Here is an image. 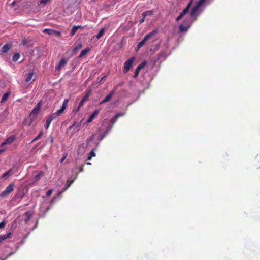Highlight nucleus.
<instances>
[{
    "label": "nucleus",
    "mask_w": 260,
    "mask_h": 260,
    "mask_svg": "<svg viewBox=\"0 0 260 260\" xmlns=\"http://www.w3.org/2000/svg\"><path fill=\"white\" fill-rule=\"evenodd\" d=\"M105 31V28H102L99 32L98 34L96 35V38L98 40L100 39L103 35Z\"/></svg>",
    "instance_id": "24"
},
{
    "label": "nucleus",
    "mask_w": 260,
    "mask_h": 260,
    "mask_svg": "<svg viewBox=\"0 0 260 260\" xmlns=\"http://www.w3.org/2000/svg\"><path fill=\"white\" fill-rule=\"evenodd\" d=\"M48 1L49 0H41L40 4L46 5L48 2Z\"/></svg>",
    "instance_id": "42"
},
{
    "label": "nucleus",
    "mask_w": 260,
    "mask_h": 260,
    "mask_svg": "<svg viewBox=\"0 0 260 260\" xmlns=\"http://www.w3.org/2000/svg\"><path fill=\"white\" fill-rule=\"evenodd\" d=\"M124 115V113H117L114 117H113L111 119V123L112 124V126L114 124V123L116 122L117 121V119L119 117H121V116H122Z\"/></svg>",
    "instance_id": "15"
},
{
    "label": "nucleus",
    "mask_w": 260,
    "mask_h": 260,
    "mask_svg": "<svg viewBox=\"0 0 260 260\" xmlns=\"http://www.w3.org/2000/svg\"><path fill=\"white\" fill-rule=\"evenodd\" d=\"M42 134H43V132L42 131H41L40 132V133L39 134V135L36 136L32 141V142H35L37 140H38V139H39L42 136Z\"/></svg>",
    "instance_id": "33"
},
{
    "label": "nucleus",
    "mask_w": 260,
    "mask_h": 260,
    "mask_svg": "<svg viewBox=\"0 0 260 260\" xmlns=\"http://www.w3.org/2000/svg\"><path fill=\"white\" fill-rule=\"evenodd\" d=\"M14 4H15V2H14L12 3V5H14Z\"/></svg>",
    "instance_id": "51"
},
{
    "label": "nucleus",
    "mask_w": 260,
    "mask_h": 260,
    "mask_svg": "<svg viewBox=\"0 0 260 260\" xmlns=\"http://www.w3.org/2000/svg\"><path fill=\"white\" fill-rule=\"evenodd\" d=\"M115 90H113L111 91L110 92V93L109 94H108L104 98V99L100 102V104H104L105 103L108 102L111 99L112 96L115 94Z\"/></svg>",
    "instance_id": "8"
},
{
    "label": "nucleus",
    "mask_w": 260,
    "mask_h": 260,
    "mask_svg": "<svg viewBox=\"0 0 260 260\" xmlns=\"http://www.w3.org/2000/svg\"><path fill=\"white\" fill-rule=\"evenodd\" d=\"M154 13V11L153 10H148V11H146L143 13H142V16L143 17H146L147 16H148V15H152Z\"/></svg>",
    "instance_id": "21"
},
{
    "label": "nucleus",
    "mask_w": 260,
    "mask_h": 260,
    "mask_svg": "<svg viewBox=\"0 0 260 260\" xmlns=\"http://www.w3.org/2000/svg\"><path fill=\"white\" fill-rule=\"evenodd\" d=\"M12 233L13 230L12 229H10L7 234L0 235V239L2 241H3L6 240L8 238H9Z\"/></svg>",
    "instance_id": "13"
},
{
    "label": "nucleus",
    "mask_w": 260,
    "mask_h": 260,
    "mask_svg": "<svg viewBox=\"0 0 260 260\" xmlns=\"http://www.w3.org/2000/svg\"><path fill=\"white\" fill-rule=\"evenodd\" d=\"M20 57V54L18 53H16L14 54L12 57V60L13 61H17Z\"/></svg>",
    "instance_id": "30"
},
{
    "label": "nucleus",
    "mask_w": 260,
    "mask_h": 260,
    "mask_svg": "<svg viewBox=\"0 0 260 260\" xmlns=\"http://www.w3.org/2000/svg\"><path fill=\"white\" fill-rule=\"evenodd\" d=\"M146 64V61H144L141 64H140L137 67L141 70L144 66Z\"/></svg>",
    "instance_id": "35"
},
{
    "label": "nucleus",
    "mask_w": 260,
    "mask_h": 260,
    "mask_svg": "<svg viewBox=\"0 0 260 260\" xmlns=\"http://www.w3.org/2000/svg\"><path fill=\"white\" fill-rule=\"evenodd\" d=\"M18 171V168L16 166H13L12 168L9 169L8 171L5 172L3 174L2 176V178H4L7 177L8 175H11L13 174L14 173H16Z\"/></svg>",
    "instance_id": "6"
},
{
    "label": "nucleus",
    "mask_w": 260,
    "mask_h": 260,
    "mask_svg": "<svg viewBox=\"0 0 260 260\" xmlns=\"http://www.w3.org/2000/svg\"><path fill=\"white\" fill-rule=\"evenodd\" d=\"M9 95H10V93L9 92L5 93L3 95V97H2V99H1V103L5 102L8 99V96H9Z\"/></svg>",
    "instance_id": "28"
},
{
    "label": "nucleus",
    "mask_w": 260,
    "mask_h": 260,
    "mask_svg": "<svg viewBox=\"0 0 260 260\" xmlns=\"http://www.w3.org/2000/svg\"><path fill=\"white\" fill-rule=\"evenodd\" d=\"M43 175L44 173L43 172H40L39 174H37L34 177V182L38 181Z\"/></svg>",
    "instance_id": "27"
},
{
    "label": "nucleus",
    "mask_w": 260,
    "mask_h": 260,
    "mask_svg": "<svg viewBox=\"0 0 260 260\" xmlns=\"http://www.w3.org/2000/svg\"><path fill=\"white\" fill-rule=\"evenodd\" d=\"M74 180H68L67 182V184L64 188L63 189V191H65L73 183Z\"/></svg>",
    "instance_id": "26"
},
{
    "label": "nucleus",
    "mask_w": 260,
    "mask_h": 260,
    "mask_svg": "<svg viewBox=\"0 0 260 260\" xmlns=\"http://www.w3.org/2000/svg\"><path fill=\"white\" fill-rule=\"evenodd\" d=\"M90 92H91L90 90H89L88 92H87V93L85 94V95L81 99V101L80 102V103L79 104L77 111L79 110L80 109V108L83 105L84 103L85 102H86V101H87L89 96H90Z\"/></svg>",
    "instance_id": "7"
},
{
    "label": "nucleus",
    "mask_w": 260,
    "mask_h": 260,
    "mask_svg": "<svg viewBox=\"0 0 260 260\" xmlns=\"http://www.w3.org/2000/svg\"><path fill=\"white\" fill-rule=\"evenodd\" d=\"M2 241H1V240L0 239V244L2 243Z\"/></svg>",
    "instance_id": "53"
},
{
    "label": "nucleus",
    "mask_w": 260,
    "mask_h": 260,
    "mask_svg": "<svg viewBox=\"0 0 260 260\" xmlns=\"http://www.w3.org/2000/svg\"><path fill=\"white\" fill-rule=\"evenodd\" d=\"M3 151V150H0V153H1Z\"/></svg>",
    "instance_id": "49"
},
{
    "label": "nucleus",
    "mask_w": 260,
    "mask_h": 260,
    "mask_svg": "<svg viewBox=\"0 0 260 260\" xmlns=\"http://www.w3.org/2000/svg\"><path fill=\"white\" fill-rule=\"evenodd\" d=\"M197 14H195L194 16H191V13L190 14V16L185 18V20H184V24H186L188 23V20H189V18L191 20H193V21H195L197 19Z\"/></svg>",
    "instance_id": "18"
},
{
    "label": "nucleus",
    "mask_w": 260,
    "mask_h": 260,
    "mask_svg": "<svg viewBox=\"0 0 260 260\" xmlns=\"http://www.w3.org/2000/svg\"><path fill=\"white\" fill-rule=\"evenodd\" d=\"M92 137L93 136H91V137L90 138V139H87L86 140V142L88 143V142H89L92 139Z\"/></svg>",
    "instance_id": "47"
},
{
    "label": "nucleus",
    "mask_w": 260,
    "mask_h": 260,
    "mask_svg": "<svg viewBox=\"0 0 260 260\" xmlns=\"http://www.w3.org/2000/svg\"><path fill=\"white\" fill-rule=\"evenodd\" d=\"M191 1L190 2L188 5H187V6L186 7V8L182 11V12H181V13L184 16L189 11V9L190 7V6H191Z\"/></svg>",
    "instance_id": "22"
},
{
    "label": "nucleus",
    "mask_w": 260,
    "mask_h": 260,
    "mask_svg": "<svg viewBox=\"0 0 260 260\" xmlns=\"http://www.w3.org/2000/svg\"><path fill=\"white\" fill-rule=\"evenodd\" d=\"M60 115L61 114L60 113H58V111H57L56 112L50 114L47 118L50 119L51 121H52Z\"/></svg>",
    "instance_id": "19"
},
{
    "label": "nucleus",
    "mask_w": 260,
    "mask_h": 260,
    "mask_svg": "<svg viewBox=\"0 0 260 260\" xmlns=\"http://www.w3.org/2000/svg\"><path fill=\"white\" fill-rule=\"evenodd\" d=\"M135 60V58L134 57H132L131 58H130L129 59H128V60H127L125 63H124V71L125 72H127L129 70L130 68H131L132 64H133V63L134 62Z\"/></svg>",
    "instance_id": "5"
},
{
    "label": "nucleus",
    "mask_w": 260,
    "mask_h": 260,
    "mask_svg": "<svg viewBox=\"0 0 260 260\" xmlns=\"http://www.w3.org/2000/svg\"><path fill=\"white\" fill-rule=\"evenodd\" d=\"M87 165H91L90 162H87Z\"/></svg>",
    "instance_id": "50"
},
{
    "label": "nucleus",
    "mask_w": 260,
    "mask_h": 260,
    "mask_svg": "<svg viewBox=\"0 0 260 260\" xmlns=\"http://www.w3.org/2000/svg\"><path fill=\"white\" fill-rule=\"evenodd\" d=\"M83 171V165L80 166L79 167V172H81Z\"/></svg>",
    "instance_id": "44"
},
{
    "label": "nucleus",
    "mask_w": 260,
    "mask_h": 260,
    "mask_svg": "<svg viewBox=\"0 0 260 260\" xmlns=\"http://www.w3.org/2000/svg\"><path fill=\"white\" fill-rule=\"evenodd\" d=\"M78 27H81V25H76V26H74L71 30V36H73V35H75V34L76 32V31H77L78 29Z\"/></svg>",
    "instance_id": "23"
},
{
    "label": "nucleus",
    "mask_w": 260,
    "mask_h": 260,
    "mask_svg": "<svg viewBox=\"0 0 260 260\" xmlns=\"http://www.w3.org/2000/svg\"><path fill=\"white\" fill-rule=\"evenodd\" d=\"M145 17H142V18L140 20V23L141 24L142 23H143L145 21Z\"/></svg>",
    "instance_id": "45"
},
{
    "label": "nucleus",
    "mask_w": 260,
    "mask_h": 260,
    "mask_svg": "<svg viewBox=\"0 0 260 260\" xmlns=\"http://www.w3.org/2000/svg\"><path fill=\"white\" fill-rule=\"evenodd\" d=\"M75 123H74L73 124L72 126H71L69 128L71 129L73 127V126H75Z\"/></svg>",
    "instance_id": "48"
},
{
    "label": "nucleus",
    "mask_w": 260,
    "mask_h": 260,
    "mask_svg": "<svg viewBox=\"0 0 260 260\" xmlns=\"http://www.w3.org/2000/svg\"><path fill=\"white\" fill-rule=\"evenodd\" d=\"M184 16V15L181 13L179 16L176 18V20L177 21L180 20Z\"/></svg>",
    "instance_id": "40"
},
{
    "label": "nucleus",
    "mask_w": 260,
    "mask_h": 260,
    "mask_svg": "<svg viewBox=\"0 0 260 260\" xmlns=\"http://www.w3.org/2000/svg\"><path fill=\"white\" fill-rule=\"evenodd\" d=\"M193 22V20H191L189 18L188 20V23L185 24H180L179 26V32H186L188 30V29L190 27L191 24Z\"/></svg>",
    "instance_id": "3"
},
{
    "label": "nucleus",
    "mask_w": 260,
    "mask_h": 260,
    "mask_svg": "<svg viewBox=\"0 0 260 260\" xmlns=\"http://www.w3.org/2000/svg\"><path fill=\"white\" fill-rule=\"evenodd\" d=\"M14 254V252H10L9 254H8L6 257L3 259L2 260H6L7 259H8L10 256H11L12 255Z\"/></svg>",
    "instance_id": "41"
},
{
    "label": "nucleus",
    "mask_w": 260,
    "mask_h": 260,
    "mask_svg": "<svg viewBox=\"0 0 260 260\" xmlns=\"http://www.w3.org/2000/svg\"><path fill=\"white\" fill-rule=\"evenodd\" d=\"M15 140V136H11L7 138L4 142H3L1 145L3 146L4 145L6 144H11L14 140Z\"/></svg>",
    "instance_id": "9"
},
{
    "label": "nucleus",
    "mask_w": 260,
    "mask_h": 260,
    "mask_svg": "<svg viewBox=\"0 0 260 260\" xmlns=\"http://www.w3.org/2000/svg\"><path fill=\"white\" fill-rule=\"evenodd\" d=\"M43 32L44 33H45V34H47L48 35H52L54 34H57V35H60V32L59 31H57L53 29H48V28L44 29L43 30Z\"/></svg>",
    "instance_id": "14"
},
{
    "label": "nucleus",
    "mask_w": 260,
    "mask_h": 260,
    "mask_svg": "<svg viewBox=\"0 0 260 260\" xmlns=\"http://www.w3.org/2000/svg\"><path fill=\"white\" fill-rule=\"evenodd\" d=\"M82 28V26L81 27H78V28Z\"/></svg>",
    "instance_id": "52"
},
{
    "label": "nucleus",
    "mask_w": 260,
    "mask_h": 260,
    "mask_svg": "<svg viewBox=\"0 0 260 260\" xmlns=\"http://www.w3.org/2000/svg\"><path fill=\"white\" fill-rule=\"evenodd\" d=\"M82 47L81 44H78L75 46L73 49V52L76 53L78 50L80 49Z\"/></svg>",
    "instance_id": "29"
},
{
    "label": "nucleus",
    "mask_w": 260,
    "mask_h": 260,
    "mask_svg": "<svg viewBox=\"0 0 260 260\" xmlns=\"http://www.w3.org/2000/svg\"><path fill=\"white\" fill-rule=\"evenodd\" d=\"M33 75H34V73H29L28 76H27V77L25 79V81L26 82H29L32 79Z\"/></svg>",
    "instance_id": "31"
},
{
    "label": "nucleus",
    "mask_w": 260,
    "mask_h": 260,
    "mask_svg": "<svg viewBox=\"0 0 260 260\" xmlns=\"http://www.w3.org/2000/svg\"><path fill=\"white\" fill-rule=\"evenodd\" d=\"M106 77H107V76L105 75L104 77H103L101 78H100L99 77H98L97 78V80L98 81V83H101L103 80H104L106 78Z\"/></svg>",
    "instance_id": "38"
},
{
    "label": "nucleus",
    "mask_w": 260,
    "mask_h": 260,
    "mask_svg": "<svg viewBox=\"0 0 260 260\" xmlns=\"http://www.w3.org/2000/svg\"><path fill=\"white\" fill-rule=\"evenodd\" d=\"M24 215L26 216V218L25 219V221L27 222L31 217L32 214L30 211H27L25 213Z\"/></svg>",
    "instance_id": "25"
},
{
    "label": "nucleus",
    "mask_w": 260,
    "mask_h": 260,
    "mask_svg": "<svg viewBox=\"0 0 260 260\" xmlns=\"http://www.w3.org/2000/svg\"><path fill=\"white\" fill-rule=\"evenodd\" d=\"M66 158V156H63L61 158V159H60V162H62L65 160Z\"/></svg>",
    "instance_id": "46"
},
{
    "label": "nucleus",
    "mask_w": 260,
    "mask_h": 260,
    "mask_svg": "<svg viewBox=\"0 0 260 260\" xmlns=\"http://www.w3.org/2000/svg\"><path fill=\"white\" fill-rule=\"evenodd\" d=\"M52 193V189L49 190L46 193V196H50Z\"/></svg>",
    "instance_id": "43"
},
{
    "label": "nucleus",
    "mask_w": 260,
    "mask_h": 260,
    "mask_svg": "<svg viewBox=\"0 0 260 260\" xmlns=\"http://www.w3.org/2000/svg\"><path fill=\"white\" fill-rule=\"evenodd\" d=\"M14 184L13 183L9 185L6 188L0 193V197L4 198L10 194L14 190Z\"/></svg>",
    "instance_id": "2"
},
{
    "label": "nucleus",
    "mask_w": 260,
    "mask_h": 260,
    "mask_svg": "<svg viewBox=\"0 0 260 260\" xmlns=\"http://www.w3.org/2000/svg\"><path fill=\"white\" fill-rule=\"evenodd\" d=\"M99 113V110H95L92 114H91L89 117H88V119L86 121V122L87 123H89L92 121L93 119L95 116H96Z\"/></svg>",
    "instance_id": "12"
},
{
    "label": "nucleus",
    "mask_w": 260,
    "mask_h": 260,
    "mask_svg": "<svg viewBox=\"0 0 260 260\" xmlns=\"http://www.w3.org/2000/svg\"><path fill=\"white\" fill-rule=\"evenodd\" d=\"M90 156L88 157V160H90L92 156H94L95 155V154L93 151H91L90 153Z\"/></svg>",
    "instance_id": "37"
},
{
    "label": "nucleus",
    "mask_w": 260,
    "mask_h": 260,
    "mask_svg": "<svg viewBox=\"0 0 260 260\" xmlns=\"http://www.w3.org/2000/svg\"><path fill=\"white\" fill-rule=\"evenodd\" d=\"M90 50V49L89 47H87L84 50H82L79 56V57H82L84 55H85L88 52H89Z\"/></svg>",
    "instance_id": "20"
},
{
    "label": "nucleus",
    "mask_w": 260,
    "mask_h": 260,
    "mask_svg": "<svg viewBox=\"0 0 260 260\" xmlns=\"http://www.w3.org/2000/svg\"><path fill=\"white\" fill-rule=\"evenodd\" d=\"M157 32L156 30H153L152 31H151L150 33L147 34L146 35L144 39L138 43V44L137 46V50H139L141 47H142L144 45L146 42L154 34H155Z\"/></svg>",
    "instance_id": "1"
},
{
    "label": "nucleus",
    "mask_w": 260,
    "mask_h": 260,
    "mask_svg": "<svg viewBox=\"0 0 260 260\" xmlns=\"http://www.w3.org/2000/svg\"><path fill=\"white\" fill-rule=\"evenodd\" d=\"M11 47V45L10 44H6L1 48V51L3 53H7L10 49Z\"/></svg>",
    "instance_id": "17"
},
{
    "label": "nucleus",
    "mask_w": 260,
    "mask_h": 260,
    "mask_svg": "<svg viewBox=\"0 0 260 260\" xmlns=\"http://www.w3.org/2000/svg\"><path fill=\"white\" fill-rule=\"evenodd\" d=\"M67 63V60L64 58H62L59 62L58 64L55 67L56 70H59L61 67L64 66Z\"/></svg>",
    "instance_id": "16"
},
{
    "label": "nucleus",
    "mask_w": 260,
    "mask_h": 260,
    "mask_svg": "<svg viewBox=\"0 0 260 260\" xmlns=\"http://www.w3.org/2000/svg\"><path fill=\"white\" fill-rule=\"evenodd\" d=\"M40 110V103L37 104L36 107L31 111L30 115L32 116H36Z\"/></svg>",
    "instance_id": "10"
},
{
    "label": "nucleus",
    "mask_w": 260,
    "mask_h": 260,
    "mask_svg": "<svg viewBox=\"0 0 260 260\" xmlns=\"http://www.w3.org/2000/svg\"><path fill=\"white\" fill-rule=\"evenodd\" d=\"M6 226V222L3 221L0 222V229H3Z\"/></svg>",
    "instance_id": "39"
},
{
    "label": "nucleus",
    "mask_w": 260,
    "mask_h": 260,
    "mask_svg": "<svg viewBox=\"0 0 260 260\" xmlns=\"http://www.w3.org/2000/svg\"><path fill=\"white\" fill-rule=\"evenodd\" d=\"M30 41V40H29L28 38H24L22 41V44L24 46L26 45L27 43H28Z\"/></svg>",
    "instance_id": "34"
},
{
    "label": "nucleus",
    "mask_w": 260,
    "mask_h": 260,
    "mask_svg": "<svg viewBox=\"0 0 260 260\" xmlns=\"http://www.w3.org/2000/svg\"><path fill=\"white\" fill-rule=\"evenodd\" d=\"M206 0H199L191 11V16H194L199 8L205 3Z\"/></svg>",
    "instance_id": "4"
},
{
    "label": "nucleus",
    "mask_w": 260,
    "mask_h": 260,
    "mask_svg": "<svg viewBox=\"0 0 260 260\" xmlns=\"http://www.w3.org/2000/svg\"><path fill=\"white\" fill-rule=\"evenodd\" d=\"M69 100L66 99L64 100L63 104L61 107V108L57 110L58 113H60V114H62L64 110L66 109L67 104L68 103Z\"/></svg>",
    "instance_id": "11"
},
{
    "label": "nucleus",
    "mask_w": 260,
    "mask_h": 260,
    "mask_svg": "<svg viewBox=\"0 0 260 260\" xmlns=\"http://www.w3.org/2000/svg\"><path fill=\"white\" fill-rule=\"evenodd\" d=\"M51 122H52V121H51L50 120V119H48V118H47L46 120V123L45 125V128L46 129H47L49 128Z\"/></svg>",
    "instance_id": "32"
},
{
    "label": "nucleus",
    "mask_w": 260,
    "mask_h": 260,
    "mask_svg": "<svg viewBox=\"0 0 260 260\" xmlns=\"http://www.w3.org/2000/svg\"><path fill=\"white\" fill-rule=\"evenodd\" d=\"M140 71V70L138 67H137L135 70L134 75L133 76L134 78H136L138 76Z\"/></svg>",
    "instance_id": "36"
}]
</instances>
